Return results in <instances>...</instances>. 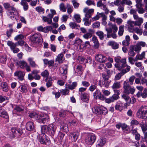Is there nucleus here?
Returning <instances> with one entry per match:
<instances>
[{
  "instance_id": "1",
  "label": "nucleus",
  "mask_w": 147,
  "mask_h": 147,
  "mask_svg": "<svg viewBox=\"0 0 147 147\" xmlns=\"http://www.w3.org/2000/svg\"><path fill=\"white\" fill-rule=\"evenodd\" d=\"M115 66L119 70L121 71V74L122 75L129 72L130 69V67L126 64L125 58L121 59L120 63L119 64H115Z\"/></svg>"
},
{
  "instance_id": "2",
  "label": "nucleus",
  "mask_w": 147,
  "mask_h": 147,
  "mask_svg": "<svg viewBox=\"0 0 147 147\" xmlns=\"http://www.w3.org/2000/svg\"><path fill=\"white\" fill-rule=\"evenodd\" d=\"M29 116L30 118H34L38 120L39 122L45 123L46 122V114H40L35 112H31Z\"/></svg>"
},
{
  "instance_id": "3",
  "label": "nucleus",
  "mask_w": 147,
  "mask_h": 147,
  "mask_svg": "<svg viewBox=\"0 0 147 147\" xmlns=\"http://www.w3.org/2000/svg\"><path fill=\"white\" fill-rule=\"evenodd\" d=\"M123 92L127 94L130 93L133 94L135 91V89L130 86L129 82L128 81H124L123 84Z\"/></svg>"
},
{
  "instance_id": "4",
  "label": "nucleus",
  "mask_w": 147,
  "mask_h": 147,
  "mask_svg": "<svg viewBox=\"0 0 147 147\" xmlns=\"http://www.w3.org/2000/svg\"><path fill=\"white\" fill-rule=\"evenodd\" d=\"M136 115L139 118H145L147 117V107L142 106L138 110Z\"/></svg>"
},
{
  "instance_id": "5",
  "label": "nucleus",
  "mask_w": 147,
  "mask_h": 147,
  "mask_svg": "<svg viewBox=\"0 0 147 147\" xmlns=\"http://www.w3.org/2000/svg\"><path fill=\"white\" fill-rule=\"evenodd\" d=\"M29 40L32 44L37 45L41 41V37L39 34H34L30 36Z\"/></svg>"
},
{
  "instance_id": "6",
  "label": "nucleus",
  "mask_w": 147,
  "mask_h": 147,
  "mask_svg": "<svg viewBox=\"0 0 147 147\" xmlns=\"http://www.w3.org/2000/svg\"><path fill=\"white\" fill-rule=\"evenodd\" d=\"M92 111L94 113L98 115H105L107 113V109L103 106H94L92 108Z\"/></svg>"
},
{
  "instance_id": "7",
  "label": "nucleus",
  "mask_w": 147,
  "mask_h": 147,
  "mask_svg": "<svg viewBox=\"0 0 147 147\" xmlns=\"http://www.w3.org/2000/svg\"><path fill=\"white\" fill-rule=\"evenodd\" d=\"M46 126L45 125H42L41 127V134L40 137L39 142L42 144H46V135H45Z\"/></svg>"
},
{
  "instance_id": "8",
  "label": "nucleus",
  "mask_w": 147,
  "mask_h": 147,
  "mask_svg": "<svg viewBox=\"0 0 147 147\" xmlns=\"http://www.w3.org/2000/svg\"><path fill=\"white\" fill-rule=\"evenodd\" d=\"M7 13L8 16L12 20H17L19 17V14L15 8V10H11Z\"/></svg>"
},
{
  "instance_id": "9",
  "label": "nucleus",
  "mask_w": 147,
  "mask_h": 147,
  "mask_svg": "<svg viewBox=\"0 0 147 147\" xmlns=\"http://www.w3.org/2000/svg\"><path fill=\"white\" fill-rule=\"evenodd\" d=\"M11 131L12 138H14L15 137L19 138L23 133L22 130L19 128H12L11 129Z\"/></svg>"
},
{
  "instance_id": "10",
  "label": "nucleus",
  "mask_w": 147,
  "mask_h": 147,
  "mask_svg": "<svg viewBox=\"0 0 147 147\" xmlns=\"http://www.w3.org/2000/svg\"><path fill=\"white\" fill-rule=\"evenodd\" d=\"M96 137L94 134L92 133L88 135L85 140L86 143L88 145H92L95 142Z\"/></svg>"
},
{
  "instance_id": "11",
  "label": "nucleus",
  "mask_w": 147,
  "mask_h": 147,
  "mask_svg": "<svg viewBox=\"0 0 147 147\" xmlns=\"http://www.w3.org/2000/svg\"><path fill=\"white\" fill-rule=\"evenodd\" d=\"M102 77L104 79V80L102 82L101 80H100L99 84L101 87H105L107 88L109 85L111 81L109 80V78H106L105 75H103Z\"/></svg>"
},
{
  "instance_id": "12",
  "label": "nucleus",
  "mask_w": 147,
  "mask_h": 147,
  "mask_svg": "<svg viewBox=\"0 0 147 147\" xmlns=\"http://www.w3.org/2000/svg\"><path fill=\"white\" fill-rule=\"evenodd\" d=\"M94 97L95 98L98 99L102 100H104L105 99V97L103 95H102L101 93L98 89H97L95 92L93 93Z\"/></svg>"
},
{
  "instance_id": "13",
  "label": "nucleus",
  "mask_w": 147,
  "mask_h": 147,
  "mask_svg": "<svg viewBox=\"0 0 147 147\" xmlns=\"http://www.w3.org/2000/svg\"><path fill=\"white\" fill-rule=\"evenodd\" d=\"M95 58L97 61L101 63H104L107 60V58L105 56L100 54L96 55Z\"/></svg>"
},
{
  "instance_id": "14",
  "label": "nucleus",
  "mask_w": 147,
  "mask_h": 147,
  "mask_svg": "<svg viewBox=\"0 0 147 147\" xmlns=\"http://www.w3.org/2000/svg\"><path fill=\"white\" fill-rule=\"evenodd\" d=\"M126 94H124L122 96V98L126 102L124 104L123 107L124 108H126L131 103V98Z\"/></svg>"
},
{
  "instance_id": "15",
  "label": "nucleus",
  "mask_w": 147,
  "mask_h": 147,
  "mask_svg": "<svg viewBox=\"0 0 147 147\" xmlns=\"http://www.w3.org/2000/svg\"><path fill=\"white\" fill-rule=\"evenodd\" d=\"M55 130L56 127L53 124L49 125L47 127V132L51 137L54 134Z\"/></svg>"
},
{
  "instance_id": "16",
  "label": "nucleus",
  "mask_w": 147,
  "mask_h": 147,
  "mask_svg": "<svg viewBox=\"0 0 147 147\" xmlns=\"http://www.w3.org/2000/svg\"><path fill=\"white\" fill-rule=\"evenodd\" d=\"M80 97L82 101L88 103L89 100L90 94L87 93H81L80 95Z\"/></svg>"
},
{
  "instance_id": "17",
  "label": "nucleus",
  "mask_w": 147,
  "mask_h": 147,
  "mask_svg": "<svg viewBox=\"0 0 147 147\" xmlns=\"http://www.w3.org/2000/svg\"><path fill=\"white\" fill-rule=\"evenodd\" d=\"M67 68L66 67L60 68L59 69L60 72L61 74L62 78L63 80L67 78Z\"/></svg>"
},
{
  "instance_id": "18",
  "label": "nucleus",
  "mask_w": 147,
  "mask_h": 147,
  "mask_svg": "<svg viewBox=\"0 0 147 147\" xmlns=\"http://www.w3.org/2000/svg\"><path fill=\"white\" fill-rule=\"evenodd\" d=\"M14 75L15 76L18 77L20 80L22 81L24 79L25 74L23 71H16L14 73Z\"/></svg>"
},
{
  "instance_id": "19",
  "label": "nucleus",
  "mask_w": 147,
  "mask_h": 147,
  "mask_svg": "<svg viewBox=\"0 0 147 147\" xmlns=\"http://www.w3.org/2000/svg\"><path fill=\"white\" fill-rule=\"evenodd\" d=\"M0 116L5 119H9V115L2 108H0Z\"/></svg>"
},
{
  "instance_id": "20",
  "label": "nucleus",
  "mask_w": 147,
  "mask_h": 147,
  "mask_svg": "<svg viewBox=\"0 0 147 147\" xmlns=\"http://www.w3.org/2000/svg\"><path fill=\"white\" fill-rule=\"evenodd\" d=\"M94 33V31L92 29H90L88 30V32L84 34L83 36L84 38L88 39L91 38Z\"/></svg>"
},
{
  "instance_id": "21",
  "label": "nucleus",
  "mask_w": 147,
  "mask_h": 147,
  "mask_svg": "<svg viewBox=\"0 0 147 147\" xmlns=\"http://www.w3.org/2000/svg\"><path fill=\"white\" fill-rule=\"evenodd\" d=\"M1 89L3 91L7 92L9 90V86L7 83L5 82H2L1 83Z\"/></svg>"
},
{
  "instance_id": "22",
  "label": "nucleus",
  "mask_w": 147,
  "mask_h": 147,
  "mask_svg": "<svg viewBox=\"0 0 147 147\" xmlns=\"http://www.w3.org/2000/svg\"><path fill=\"white\" fill-rule=\"evenodd\" d=\"M61 130L63 131L67 132L69 131L67 125L64 122L60 123Z\"/></svg>"
},
{
  "instance_id": "23",
  "label": "nucleus",
  "mask_w": 147,
  "mask_h": 147,
  "mask_svg": "<svg viewBox=\"0 0 147 147\" xmlns=\"http://www.w3.org/2000/svg\"><path fill=\"white\" fill-rule=\"evenodd\" d=\"M28 61L30 65L33 68H35L38 67V65L36 63L35 61H34V58L32 57H29L28 58Z\"/></svg>"
},
{
  "instance_id": "24",
  "label": "nucleus",
  "mask_w": 147,
  "mask_h": 147,
  "mask_svg": "<svg viewBox=\"0 0 147 147\" xmlns=\"http://www.w3.org/2000/svg\"><path fill=\"white\" fill-rule=\"evenodd\" d=\"M26 129L29 131H33L34 128L33 123L31 121L28 122L26 125Z\"/></svg>"
},
{
  "instance_id": "25",
  "label": "nucleus",
  "mask_w": 147,
  "mask_h": 147,
  "mask_svg": "<svg viewBox=\"0 0 147 147\" xmlns=\"http://www.w3.org/2000/svg\"><path fill=\"white\" fill-rule=\"evenodd\" d=\"M3 6L4 8L6 9L14 11L15 10V8L14 6H11L10 4L8 3H4Z\"/></svg>"
},
{
  "instance_id": "26",
  "label": "nucleus",
  "mask_w": 147,
  "mask_h": 147,
  "mask_svg": "<svg viewBox=\"0 0 147 147\" xmlns=\"http://www.w3.org/2000/svg\"><path fill=\"white\" fill-rule=\"evenodd\" d=\"M34 76H33L32 74H29L28 76V78L30 80H32L34 79L36 80H39L40 78V76L38 74H35L34 75Z\"/></svg>"
},
{
  "instance_id": "27",
  "label": "nucleus",
  "mask_w": 147,
  "mask_h": 147,
  "mask_svg": "<svg viewBox=\"0 0 147 147\" xmlns=\"http://www.w3.org/2000/svg\"><path fill=\"white\" fill-rule=\"evenodd\" d=\"M64 59L63 54L62 53H61L59 54L57 56V57L55 59V61H58L59 63H61L63 62V61Z\"/></svg>"
},
{
  "instance_id": "28",
  "label": "nucleus",
  "mask_w": 147,
  "mask_h": 147,
  "mask_svg": "<svg viewBox=\"0 0 147 147\" xmlns=\"http://www.w3.org/2000/svg\"><path fill=\"white\" fill-rule=\"evenodd\" d=\"M83 70V68L82 66L79 65L77 66L75 72L76 73H77L78 75L80 76L82 74Z\"/></svg>"
},
{
  "instance_id": "29",
  "label": "nucleus",
  "mask_w": 147,
  "mask_h": 147,
  "mask_svg": "<svg viewBox=\"0 0 147 147\" xmlns=\"http://www.w3.org/2000/svg\"><path fill=\"white\" fill-rule=\"evenodd\" d=\"M108 45L112 46V48L114 49H117L119 48V44L115 41H109L108 42Z\"/></svg>"
},
{
  "instance_id": "30",
  "label": "nucleus",
  "mask_w": 147,
  "mask_h": 147,
  "mask_svg": "<svg viewBox=\"0 0 147 147\" xmlns=\"http://www.w3.org/2000/svg\"><path fill=\"white\" fill-rule=\"evenodd\" d=\"M20 4L22 6L23 9L24 11H26L28 9L29 5L26 1L22 0L20 2Z\"/></svg>"
},
{
  "instance_id": "31",
  "label": "nucleus",
  "mask_w": 147,
  "mask_h": 147,
  "mask_svg": "<svg viewBox=\"0 0 147 147\" xmlns=\"http://www.w3.org/2000/svg\"><path fill=\"white\" fill-rule=\"evenodd\" d=\"M77 83L76 82H73L71 85H69V84H66V88H68V89L72 90L75 88L77 86Z\"/></svg>"
},
{
  "instance_id": "32",
  "label": "nucleus",
  "mask_w": 147,
  "mask_h": 147,
  "mask_svg": "<svg viewBox=\"0 0 147 147\" xmlns=\"http://www.w3.org/2000/svg\"><path fill=\"white\" fill-rule=\"evenodd\" d=\"M16 64L19 65L20 67L23 69L25 68L28 65L27 63L24 61H18L16 62Z\"/></svg>"
},
{
  "instance_id": "33",
  "label": "nucleus",
  "mask_w": 147,
  "mask_h": 147,
  "mask_svg": "<svg viewBox=\"0 0 147 147\" xmlns=\"http://www.w3.org/2000/svg\"><path fill=\"white\" fill-rule=\"evenodd\" d=\"M71 137L73 138V140L75 142L78 139L79 135V133L78 131L71 133Z\"/></svg>"
},
{
  "instance_id": "34",
  "label": "nucleus",
  "mask_w": 147,
  "mask_h": 147,
  "mask_svg": "<svg viewBox=\"0 0 147 147\" xmlns=\"http://www.w3.org/2000/svg\"><path fill=\"white\" fill-rule=\"evenodd\" d=\"M130 38L129 36H126L125 37V39L122 42V45L125 46H128L129 44Z\"/></svg>"
},
{
  "instance_id": "35",
  "label": "nucleus",
  "mask_w": 147,
  "mask_h": 147,
  "mask_svg": "<svg viewBox=\"0 0 147 147\" xmlns=\"http://www.w3.org/2000/svg\"><path fill=\"white\" fill-rule=\"evenodd\" d=\"M7 44L10 47L11 50L16 48V47L17 46V44L16 43H14L11 41H8Z\"/></svg>"
},
{
  "instance_id": "36",
  "label": "nucleus",
  "mask_w": 147,
  "mask_h": 147,
  "mask_svg": "<svg viewBox=\"0 0 147 147\" xmlns=\"http://www.w3.org/2000/svg\"><path fill=\"white\" fill-rule=\"evenodd\" d=\"M106 141L105 140L102 138L99 139L97 142V147H101L105 143Z\"/></svg>"
},
{
  "instance_id": "37",
  "label": "nucleus",
  "mask_w": 147,
  "mask_h": 147,
  "mask_svg": "<svg viewBox=\"0 0 147 147\" xmlns=\"http://www.w3.org/2000/svg\"><path fill=\"white\" fill-rule=\"evenodd\" d=\"M96 35L98 36L99 39L101 40H103L104 36H106V34L104 35L103 32L102 31L98 30L96 32Z\"/></svg>"
},
{
  "instance_id": "38",
  "label": "nucleus",
  "mask_w": 147,
  "mask_h": 147,
  "mask_svg": "<svg viewBox=\"0 0 147 147\" xmlns=\"http://www.w3.org/2000/svg\"><path fill=\"white\" fill-rule=\"evenodd\" d=\"M47 86L48 87H50L52 85V79L51 78H48V76L49 75V73L47 70Z\"/></svg>"
},
{
  "instance_id": "39",
  "label": "nucleus",
  "mask_w": 147,
  "mask_h": 147,
  "mask_svg": "<svg viewBox=\"0 0 147 147\" xmlns=\"http://www.w3.org/2000/svg\"><path fill=\"white\" fill-rule=\"evenodd\" d=\"M140 127L141 128L143 133H145L147 130V125L143 122H141L139 124Z\"/></svg>"
},
{
  "instance_id": "40",
  "label": "nucleus",
  "mask_w": 147,
  "mask_h": 147,
  "mask_svg": "<svg viewBox=\"0 0 147 147\" xmlns=\"http://www.w3.org/2000/svg\"><path fill=\"white\" fill-rule=\"evenodd\" d=\"M70 27L72 29H79L80 26L74 22H71L69 24Z\"/></svg>"
},
{
  "instance_id": "41",
  "label": "nucleus",
  "mask_w": 147,
  "mask_h": 147,
  "mask_svg": "<svg viewBox=\"0 0 147 147\" xmlns=\"http://www.w3.org/2000/svg\"><path fill=\"white\" fill-rule=\"evenodd\" d=\"M136 6L137 8V11L139 13L143 14L144 13L145 10L142 7V5L139 6L137 5Z\"/></svg>"
},
{
  "instance_id": "42",
  "label": "nucleus",
  "mask_w": 147,
  "mask_h": 147,
  "mask_svg": "<svg viewBox=\"0 0 147 147\" xmlns=\"http://www.w3.org/2000/svg\"><path fill=\"white\" fill-rule=\"evenodd\" d=\"M19 90L22 93H26L27 91V88L24 85H22L20 86Z\"/></svg>"
},
{
  "instance_id": "43",
  "label": "nucleus",
  "mask_w": 147,
  "mask_h": 147,
  "mask_svg": "<svg viewBox=\"0 0 147 147\" xmlns=\"http://www.w3.org/2000/svg\"><path fill=\"white\" fill-rule=\"evenodd\" d=\"M121 84L120 82H115L112 86V88L113 89L119 88L120 87Z\"/></svg>"
},
{
  "instance_id": "44",
  "label": "nucleus",
  "mask_w": 147,
  "mask_h": 147,
  "mask_svg": "<svg viewBox=\"0 0 147 147\" xmlns=\"http://www.w3.org/2000/svg\"><path fill=\"white\" fill-rule=\"evenodd\" d=\"M17 112H22L24 111V107L22 106H17L14 109Z\"/></svg>"
},
{
  "instance_id": "45",
  "label": "nucleus",
  "mask_w": 147,
  "mask_h": 147,
  "mask_svg": "<svg viewBox=\"0 0 147 147\" xmlns=\"http://www.w3.org/2000/svg\"><path fill=\"white\" fill-rule=\"evenodd\" d=\"M26 36L22 34H20L17 35L14 38L15 40L17 41L18 40H22L26 38Z\"/></svg>"
},
{
  "instance_id": "46",
  "label": "nucleus",
  "mask_w": 147,
  "mask_h": 147,
  "mask_svg": "<svg viewBox=\"0 0 147 147\" xmlns=\"http://www.w3.org/2000/svg\"><path fill=\"white\" fill-rule=\"evenodd\" d=\"M105 30L107 32V38H110V35L112 34V32H113V31L112 29H111V27H110L109 28H106Z\"/></svg>"
},
{
  "instance_id": "47",
  "label": "nucleus",
  "mask_w": 147,
  "mask_h": 147,
  "mask_svg": "<svg viewBox=\"0 0 147 147\" xmlns=\"http://www.w3.org/2000/svg\"><path fill=\"white\" fill-rule=\"evenodd\" d=\"M124 31V26H121L119 28V30L118 34L119 36H122L123 34Z\"/></svg>"
},
{
  "instance_id": "48",
  "label": "nucleus",
  "mask_w": 147,
  "mask_h": 147,
  "mask_svg": "<svg viewBox=\"0 0 147 147\" xmlns=\"http://www.w3.org/2000/svg\"><path fill=\"white\" fill-rule=\"evenodd\" d=\"M68 88H66L64 89H62L61 90H59V91H60L62 93V94L63 95H67L69 94V90L68 89Z\"/></svg>"
},
{
  "instance_id": "49",
  "label": "nucleus",
  "mask_w": 147,
  "mask_h": 147,
  "mask_svg": "<svg viewBox=\"0 0 147 147\" xmlns=\"http://www.w3.org/2000/svg\"><path fill=\"white\" fill-rule=\"evenodd\" d=\"M54 62L53 60H48L47 59V65H48V67H53L54 65Z\"/></svg>"
},
{
  "instance_id": "50",
  "label": "nucleus",
  "mask_w": 147,
  "mask_h": 147,
  "mask_svg": "<svg viewBox=\"0 0 147 147\" xmlns=\"http://www.w3.org/2000/svg\"><path fill=\"white\" fill-rule=\"evenodd\" d=\"M134 32L138 34L141 35L143 33L142 29L141 28L139 29L138 27L134 28Z\"/></svg>"
},
{
  "instance_id": "51",
  "label": "nucleus",
  "mask_w": 147,
  "mask_h": 147,
  "mask_svg": "<svg viewBox=\"0 0 147 147\" xmlns=\"http://www.w3.org/2000/svg\"><path fill=\"white\" fill-rule=\"evenodd\" d=\"M74 18L77 22L80 23L81 22V19L79 15L77 14L74 15Z\"/></svg>"
},
{
  "instance_id": "52",
  "label": "nucleus",
  "mask_w": 147,
  "mask_h": 147,
  "mask_svg": "<svg viewBox=\"0 0 147 147\" xmlns=\"http://www.w3.org/2000/svg\"><path fill=\"white\" fill-rule=\"evenodd\" d=\"M123 105L122 103H121L120 104L119 103L117 104L115 107V109L117 110L121 111L122 110Z\"/></svg>"
},
{
  "instance_id": "53",
  "label": "nucleus",
  "mask_w": 147,
  "mask_h": 147,
  "mask_svg": "<svg viewBox=\"0 0 147 147\" xmlns=\"http://www.w3.org/2000/svg\"><path fill=\"white\" fill-rule=\"evenodd\" d=\"M59 9L60 10L63 12L66 11V8L64 4L63 3H61L59 5Z\"/></svg>"
},
{
  "instance_id": "54",
  "label": "nucleus",
  "mask_w": 147,
  "mask_h": 147,
  "mask_svg": "<svg viewBox=\"0 0 147 147\" xmlns=\"http://www.w3.org/2000/svg\"><path fill=\"white\" fill-rule=\"evenodd\" d=\"M50 11L51 12V13L49 14L48 16V17L50 19H52L53 17V15L56 14L55 11L53 9H51Z\"/></svg>"
},
{
  "instance_id": "55",
  "label": "nucleus",
  "mask_w": 147,
  "mask_h": 147,
  "mask_svg": "<svg viewBox=\"0 0 147 147\" xmlns=\"http://www.w3.org/2000/svg\"><path fill=\"white\" fill-rule=\"evenodd\" d=\"M13 32V30L11 28L9 30H7L6 32V34L8 38L10 37L11 34Z\"/></svg>"
},
{
  "instance_id": "56",
  "label": "nucleus",
  "mask_w": 147,
  "mask_h": 147,
  "mask_svg": "<svg viewBox=\"0 0 147 147\" xmlns=\"http://www.w3.org/2000/svg\"><path fill=\"white\" fill-rule=\"evenodd\" d=\"M131 125L132 126H134L136 125H138L139 124V122H138L137 120H136L134 119H132L130 123Z\"/></svg>"
},
{
  "instance_id": "57",
  "label": "nucleus",
  "mask_w": 147,
  "mask_h": 147,
  "mask_svg": "<svg viewBox=\"0 0 147 147\" xmlns=\"http://www.w3.org/2000/svg\"><path fill=\"white\" fill-rule=\"evenodd\" d=\"M35 9L39 13L42 12L43 13H45V9L40 6L37 7L35 8Z\"/></svg>"
},
{
  "instance_id": "58",
  "label": "nucleus",
  "mask_w": 147,
  "mask_h": 147,
  "mask_svg": "<svg viewBox=\"0 0 147 147\" xmlns=\"http://www.w3.org/2000/svg\"><path fill=\"white\" fill-rule=\"evenodd\" d=\"M83 49H85L86 48H89L90 47V42L89 41H86L84 44H83L82 46Z\"/></svg>"
},
{
  "instance_id": "59",
  "label": "nucleus",
  "mask_w": 147,
  "mask_h": 147,
  "mask_svg": "<svg viewBox=\"0 0 147 147\" xmlns=\"http://www.w3.org/2000/svg\"><path fill=\"white\" fill-rule=\"evenodd\" d=\"M93 28H99L100 22H94L92 25Z\"/></svg>"
},
{
  "instance_id": "60",
  "label": "nucleus",
  "mask_w": 147,
  "mask_h": 147,
  "mask_svg": "<svg viewBox=\"0 0 147 147\" xmlns=\"http://www.w3.org/2000/svg\"><path fill=\"white\" fill-rule=\"evenodd\" d=\"M7 60L6 57L5 55L1 56L0 57V61L1 62L5 63Z\"/></svg>"
},
{
  "instance_id": "61",
  "label": "nucleus",
  "mask_w": 147,
  "mask_h": 147,
  "mask_svg": "<svg viewBox=\"0 0 147 147\" xmlns=\"http://www.w3.org/2000/svg\"><path fill=\"white\" fill-rule=\"evenodd\" d=\"M110 27L113 31V32L116 33L117 31L118 28L115 24H112Z\"/></svg>"
},
{
  "instance_id": "62",
  "label": "nucleus",
  "mask_w": 147,
  "mask_h": 147,
  "mask_svg": "<svg viewBox=\"0 0 147 147\" xmlns=\"http://www.w3.org/2000/svg\"><path fill=\"white\" fill-rule=\"evenodd\" d=\"M97 86L95 85H91L89 88V90L91 92L97 89Z\"/></svg>"
},
{
  "instance_id": "63",
  "label": "nucleus",
  "mask_w": 147,
  "mask_h": 147,
  "mask_svg": "<svg viewBox=\"0 0 147 147\" xmlns=\"http://www.w3.org/2000/svg\"><path fill=\"white\" fill-rule=\"evenodd\" d=\"M86 88L81 87L79 89L78 94L80 95L81 93H84V92L86 90Z\"/></svg>"
},
{
  "instance_id": "64",
  "label": "nucleus",
  "mask_w": 147,
  "mask_h": 147,
  "mask_svg": "<svg viewBox=\"0 0 147 147\" xmlns=\"http://www.w3.org/2000/svg\"><path fill=\"white\" fill-rule=\"evenodd\" d=\"M136 55L134 51L132 49H130L128 51V55L131 56L130 57H134Z\"/></svg>"
}]
</instances>
